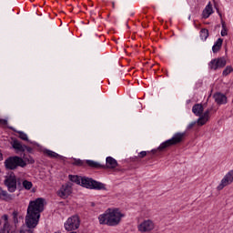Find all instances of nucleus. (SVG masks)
<instances>
[{"mask_svg": "<svg viewBox=\"0 0 233 233\" xmlns=\"http://www.w3.org/2000/svg\"><path fill=\"white\" fill-rule=\"evenodd\" d=\"M45 210V199L38 198L35 200L30 201L27 208V214L25 217L26 230H32L37 227L41 212Z\"/></svg>", "mask_w": 233, "mask_h": 233, "instance_id": "nucleus-1", "label": "nucleus"}, {"mask_svg": "<svg viewBox=\"0 0 233 233\" xmlns=\"http://www.w3.org/2000/svg\"><path fill=\"white\" fill-rule=\"evenodd\" d=\"M123 215L119 209H108L106 214L100 215L98 219L100 225H108L109 227H116L121 222Z\"/></svg>", "mask_w": 233, "mask_h": 233, "instance_id": "nucleus-2", "label": "nucleus"}, {"mask_svg": "<svg viewBox=\"0 0 233 233\" xmlns=\"http://www.w3.org/2000/svg\"><path fill=\"white\" fill-rule=\"evenodd\" d=\"M203 110L205 109L203 108V105L201 104H196L193 106L192 108L193 114L199 117L197 120V124L198 125V127H203V125H207V121L210 119V112H212V109H207L204 113Z\"/></svg>", "mask_w": 233, "mask_h": 233, "instance_id": "nucleus-3", "label": "nucleus"}, {"mask_svg": "<svg viewBox=\"0 0 233 233\" xmlns=\"http://www.w3.org/2000/svg\"><path fill=\"white\" fill-rule=\"evenodd\" d=\"M185 136H187L186 132L175 134L172 138L167 140L166 142H163L157 149H152V154H156L157 150H159V152H163L165 148H168V147H172L174 145L181 143L185 138Z\"/></svg>", "mask_w": 233, "mask_h": 233, "instance_id": "nucleus-4", "label": "nucleus"}, {"mask_svg": "<svg viewBox=\"0 0 233 233\" xmlns=\"http://www.w3.org/2000/svg\"><path fill=\"white\" fill-rule=\"evenodd\" d=\"M81 187L85 188H90L91 190H106L105 184L101 182H97L90 177H82V180L80 182Z\"/></svg>", "mask_w": 233, "mask_h": 233, "instance_id": "nucleus-5", "label": "nucleus"}, {"mask_svg": "<svg viewBox=\"0 0 233 233\" xmlns=\"http://www.w3.org/2000/svg\"><path fill=\"white\" fill-rule=\"evenodd\" d=\"M5 168L8 170H15L17 167H21L22 168H25L26 167V162L23 160L20 157L15 156V157H9L5 161Z\"/></svg>", "mask_w": 233, "mask_h": 233, "instance_id": "nucleus-6", "label": "nucleus"}, {"mask_svg": "<svg viewBox=\"0 0 233 233\" xmlns=\"http://www.w3.org/2000/svg\"><path fill=\"white\" fill-rule=\"evenodd\" d=\"M80 225H81V219H79V216L74 215L69 218H67V220L64 224V227L67 232H72V230H77Z\"/></svg>", "mask_w": 233, "mask_h": 233, "instance_id": "nucleus-7", "label": "nucleus"}, {"mask_svg": "<svg viewBox=\"0 0 233 233\" xmlns=\"http://www.w3.org/2000/svg\"><path fill=\"white\" fill-rule=\"evenodd\" d=\"M5 185L10 192H15V190H17V178H15V175H14V173H11L6 177L5 179Z\"/></svg>", "mask_w": 233, "mask_h": 233, "instance_id": "nucleus-8", "label": "nucleus"}, {"mask_svg": "<svg viewBox=\"0 0 233 233\" xmlns=\"http://www.w3.org/2000/svg\"><path fill=\"white\" fill-rule=\"evenodd\" d=\"M56 194L59 198H62V199H66V198L72 194V184L66 183L63 185Z\"/></svg>", "mask_w": 233, "mask_h": 233, "instance_id": "nucleus-9", "label": "nucleus"}, {"mask_svg": "<svg viewBox=\"0 0 233 233\" xmlns=\"http://www.w3.org/2000/svg\"><path fill=\"white\" fill-rule=\"evenodd\" d=\"M139 232H151L154 230V222L150 219L144 220L137 227Z\"/></svg>", "mask_w": 233, "mask_h": 233, "instance_id": "nucleus-10", "label": "nucleus"}, {"mask_svg": "<svg viewBox=\"0 0 233 233\" xmlns=\"http://www.w3.org/2000/svg\"><path fill=\"white\" fill-rule=\"evenodd\" d=\"M233 182V170L229 171L224 178L221 180V183L218 187V190H223L224 187H228L230 183Z\"/></svg>", "mask_w": 233, "mask_h": 233, "instance_id": "nucleus-11", "label": "nucleus"}, {"mask_svg": "<svg viewBox=\"0 0 233 233\" xmlns=\"http://www.w3.org/2000/svg\"><path fill=\"white\" fill-rule=\"evenodd\" d=\"M227 65L225 58L213 59L210 62L211 70H218V68H223Z\"/></svg>", "mask_w": 233, "mask_h": 233, "instance_id": "nucleus-12", "label": "nucleus"}, {"mask_svg": "<svg viewBox=\"0 0 233 233\" xmlns=\"http://www.w3.org/2000/svg\"><path fill=\"white\" fill-rule=\"evenodd\" d=\"M214 99L218 105H225L227 104V96L221 93H216L214 95Z\"/></svg>", "mask_w": 233, "mask_h": 233, "instance_id": "nucleus-13", "label": "nucleus"}, {"mask_svg": "<svg viewBox=\"0 0 233 233\" xmlns=\"http://www.w3.org/2000/svg\"><path fill=\"white\" fill-rule=\"evenodd\" d=\"M116 167H117V160L112 157H107L105 168H116Z\"/></svg>", "mask_w": 233, "mask_h": 233, "instance_id": "nucleus-14", "label": "nucleus"}, {"mask_svg": "<svg viewBox=\"0 0 233 233\" xmlns=\"http://www.w3.org/2000/svg\"><path fill=\"white\" fill-rule=\"evenodd\" d=\"M5 223L3 228L0 229V233H10V224L8 223V215H4L2 217Z\"/></svg>", "mask_w": 233, "mask_h": 233, "instance_id": "nucleus-15", "label": "nucleus"}, {"mask_svg": "<svg viewBox=\"0 0 233 233\" xmlns=\"http://www.w3.org/2000/svg\"><path fill=\"white\" fill-rule=\"evenodd\" d=\"M11 145L15 150H17L18 152H25V145L21 144L19 140L17 139L13 140Z\"/></svg>", "mask_w": 233, "mask_h": 233, "instance_id": "nucleus-16", "label": "nucleus"}, {"mask_svg": "<svg viewBox=\"0 0 233 233\" xmlns=\"http://www.w3.org/2000/svg\"><path fill=\"white\" fill-rule=\"evenodd\" d=\"M213 10H212V5L209 3L206 8L204 9L203 13H202V16L204 17V19H208V17H210L211 14H212Z\"/></svg>", "mask_w": 233, "mask_h": 233, "instance_id": "nucleus-17", "label": "nucleus"}, {"mask_svg": "<svg viewBox=\"0 0 233 233\" xmlns=\"http://www.w3.org/2000/svg\"><path fill=\"white\" fill-rule=\"evenodd\" d=\"M222 45H223V39L218 38V41L215 43V45L212 47L213 53L217 54V52H219V50H221Z\"/></svg>", "mask_w": 233, "mask_h": 233, "instance_id": "nucleus-18", "label": "nucleus"}, {"mask_svg": "<svg viewBox=\"0 0 233 233\" xmlns=\"http://www.w3.org/2000/svg\"><path fill=\"white\" fill-rule=\"evenodd\" d=\"M86 165H88V167H91V168H105V166L94 160H86Z\"/></svg>", "mask_w": 233, "mask_h": 233, "instance_id": "nucleus-19", "label": "nucleus"}, {"mask_svg": "<svg viewBox=\"0 0 233 233\" xmlns=\"http://www.w3.org/2000/svg\"><path fill=\"white\" fill-rule=\"evenodd\" d=\"M68 177H69V180L72 181V183H76V185H81V180L83 179V177H80L77 175H69Z\"/></svg>", "mask_w": 233, "mask_h": 233, "instance_id": "nucleus-20", "label": "nucleus"}, {"mask_svg": "<svg viewBox=\"0 0 233 233\" xmlns=\"http://www.w3.org/2000/svg\"><path fill=\"white\" fill-rule=\"evenodd\" d=\"M45 154H46V156H48V157H53L55 159H57V157H59V154H57L50 149H46L45 151Z\"/></svg>", "mask_w": 233, "mask_h": 233, "instance_id": "nucleus-21", "label": "nucleus"}, {"mask_svg": "<svg viewBox=\"0 0 233 233\" xmlns=\"http://www.w3.org/2000/svg\"><path fill=\"white\" fill-rule=\"evenodd\" d=\"M200 37L201 39H204V41H207V39L208 38V29H201Z\"/></svg>", "mask_w": 233, "mask_h": 233, "instance_id": "nucleus-22", "label": "nucleus"}, {"mask_svg": "<svg viewBox=\"0 0 233 233\" xmlns=\"http://www.w3.org/2000/svg\"><path fill=\"white\" fill-rule=\"evenodd\" d=\"M22 185H23L24 188H25V190H30V188H32V187H33L32 182H30L28 180H24L22 182Z\"/></svg>", "mask_w": 233, "mask_h": 233, "instance_id": "nucleus-23", "label": "nucleus"}, {"mask_svg": "<svg viewBox=\"0 0 233 233\" xmlns=\"http://www.w3.org/2000/svg\"><path fill=\"white\" fill-rule=\"evenodd\" d=\"M18 135L20 139H22L23 141H28V136L26 135V133L18 131Z\"/></svg>", "mask_w": 233, "mask_h": 233, "instance_id": "nucleus-24", "label": "nucleus"}, {"mask_svg": "<svg viewBox=\"0 0 233 233\" xmlns=\"http://www.w3.org/2000/svg\"><path fill=\"white\" fill-rule=\"evenodd\" d=\"M231 72H233V68L231 66H228L224 71H223V76H228V74H230Z\"/></svg>", "mask_w": 233, "mask_h": 233, "instance_id": "nucleus-25", "label": "nucleus"}, {"mask_svg": "<svg viewBox=\"0 0 233 233\" xmlns=\"http://www.w3.org/2000/svg\"><path fill=\"white\" fill-rule=\"evenodd\" d=\"M0 198H4V199H8L9 195L6 191L0 188Z\"/></svg>", "mask_w": 233, "mask_h": 233, "instance_id": "nucleus-26", "label": "nucleus"}, {"mask_svg": "<svg viewBox=\"0 0 233 233\" xmlns=\"http://www.w3.org/2000/svg\"><path fill=\"white\" fill-rule=\"evenodd\" d=\"M19 215V213L17 211H14L13 212V219H14V223H19V220L17 219V216Z\"/></svg>", "mask_w": 233, "mask_h": 233, "instance_id": "nucleus-27", "label": "nucleus"}, {"mask_svg": "<svg viewBox=\"0 0 233 233\" xmlns=\"http://www.w3.org/2000/svg\"><path fill=\"white\" fill-rule=\"evenodd\" d=\"M146 156H147V151H141L139 153V157H141V158L145 157Z\"/></svg>", "mask_w": 233, "mask_h": 233, "instance_id": "nucleus-28", "label": "nucleus"}, {"mask_svg": "<svg viewBox=\"0 0 233 233\" xmlns=\"http://www.w3.org/2000/svg\"><path fill=\"white\" fill-rule=\"evenodd\" d=\"M25 150H26L27 152L31 153L33 149H32V147H30L25 146V147H24V152H25Z\"/></svg>", "mask_w": 233, "mask_h": 233, "instance_id": "nucleus-29", "label": "nucleus"}, {"mask_svg": "<svg viewBox=\"0 0 233 233\" xmlns=\"http://www.w3.org/2000/svg\"><path fill=\"white\" fill-rule=\"evenodd\" d=\"M221 35H222V37H225V35H228L227 29H222Z\"/></svg>", "mask_w": 233, "mask_h": 233, "instance_id": "nucleus-30", "label": "nucleus"}, {"mask_svg": "<svg viewBox=\"0 0 233 233\" xmlns=\"http://www.w3.org/2000/svg\"><path fill=\"white\" fill-rule=\"evenodd\" d=\"M196 123H197V122H192V123H190V124L188 125V127H187L188 130H190L191 128H193L194 126L196 125Z\"/></svg>", "mask_w": 233, "mask_h": 233, "instance_id": "nucleus-31", "label": "nucleus"}, {"mask_svg": "<svg viewBox=\"0 0 233 233\" xmlns=\"http://www.w3.org/2000/svg\"><path fill=\"white\" fill-rule=\"evenodd\" d=\"M222 30L227 29V25H225V21L221 20Z\"/></svg>", "mask_w": 233, "mask_h": 233, "instance_id": "nucleus-32", "label": "nucleus"}, {"mask_svg": "<svg viewBox=\"0 0 233 233\" xmlns=\"http://www.w3.org/2000/svg\"><path fill=\"white\" fill-rule=\"evenodd\" d=\"M0 161H3V154L0 152Z\"/></svg>", "mask_w": 233, "mask_h": 233, "instance_id": "nucleus-33", "label": "nucleus"}, {"mask_svg": "<svg viewBox=\"0 0 233 233\" xmlns=\"http://www.w3.org/2000/svg\"><path fill=\"white\" fill-rule=\"evenodd\" d=\"M116 6V4L115 3H113V7H115Z\"/></svg>", "mask_w": 233, "mask_h": 233, "instance_id": "nucleus-34", "label": "nucleus"}, {"mask_svg": "<svg viewBox=\"0 0 233 233\" xmlns=\"http://www.w3.org/2000/svg\"><path fill=\"white\" fill-rule=\"evenodd\" d=\"M219 16L221 17V14H219Z\"/></svg>", "mask_w": 233, "mask_h": 233, "instance_id": "nucleus-35", "label": "nucleus"}]
</instances>
